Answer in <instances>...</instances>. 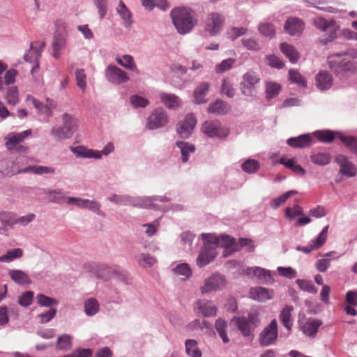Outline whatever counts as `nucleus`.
<instances>
[{"label":"nucleus","mask_w":357,"mask_h":357,"mask_svg":"<svg viewBox=\"0 0 357 357\" xmlns=\"http://www.w3.org/2000/svg\"><path fill=\"white\" fill-rule=\"evenodd\" d=\"M116 62L126 69L138 73L139 70L134 61L133 57L130 55H124L122 59L116 58Z\"/></svg>","instance_id":"45"},{"label":"nucleus","mask_w":357,"mask_h":357,"mask_svg":"<svg viewBox=\"0 0 357 357\" xmlns=\"http://www.w3.org/2000/svg\"><path fill=\"white\" fill-rule=\"evenodd\" d=\"M312 142L310 135H302L296 137H291L287 140V144L294 148H305L309 146Z\"/></svg>","instance_id":"29"},{"label":"nucleus","mask_w":357,"mask_h":357,"mask_svg":"<svg viewBox=\"0 0 357 357\" xmlns=\"http://www.w3.org/2000/svg\"><path fill=\"white\" fill-rule=\"evenodd\" d=\"M202 131L208 137L219 138L226 137L229 134V130L223 127L218 121H206L202 126Z\"/></svg>","instance_id":"9"},{"label":"nucleus","mask_w":357,"mask_h":357,"mask_svg":"<svg viewBox=\"0 0 357 357\" xmlns=\"http://www.w3.org/2000/svg\"><path fill=\"white\" fill-rule=\"evenodd\" d=\"M230 110V106L222 100H216L209 105L207 112L210 114L224 115Z\"/></svg>","instance_id":"26"},{"label":"nucleus","mask_w":357,"mask_h":357,"mask_svg":"<svg viewBox=\"0 0 357 357\" xmlns=\"http://www.w3.org/2000/svg\"><path fill=\"white\" fill-rule=\"evenodd\" d=\"M156 200L158 199L149 197H132V206L139 208H153L154 207L153 202Z\"/></svg>","instance_id":"36"},{"label":"nucleus","mask_w":357,"mask_h":357,"mask_svg":"<svg viewBox=\"0 0 357 357\" xmlns=\"http://www.w3.org/2000/svg\"><path fill=\"white\" fill-rule=\"evenodd\" d=\"M44 43L32 42L30 44V49L24 54V60L30 63L39 61L41 53L44 50Z\"/></svg>","instance_id":"21"},{"label":"nucleus","mask_w":357,"mask_h":357,"mask_svg":"<svg viewBox=\"0 0 357 357\" xmlns=\"http://www.w3.org/2000/svg\"><path fill=\"white\" fill-rule=\"evenodd\" d=\"M280 50L291 63H296L299 58V53L292 45L286 43L280 44Z\"/></svg>","instance_id":"34"},{"label":"nucleus","mask_w":357,"mask_h":357,"mask_svg":"<svg viewBox=\"0 0 357 357\" xmlns=\"http://www.w3.org/2000/svg\"><path fill=\"white\" fill-rule=\"evenodd\" d=\"M241 167L244 172L252 174L259 169V163L256 160L248 159L242 164Z\"/></svg>","instance_id":"53"},{"label":"nucleus","mask_w":357,"mask_h":357,"mask_svg":"<svg viewBox=\"0 0 357 357\" xmlns=\"http://www.w3.org/2000/svg\"><path fill=\"white\" fill-rule=\"evenodd\" d=\"M329 225H326L323 230L321 231L318 237L312 241V244L307 246H298L297 250L303 252L306 254L310 253L312 250H318L325 243L327 236Z\"/></svg>","instance_id":"18"},{"label":"nucleus","mask_w":357,"mask_h":357,"mask_svg":"<svg viewBox=\"0 0 357 357\" xmlns=\"http://www.w3.org/2000/svg\"><path fill=\"white\" fill-rule=\"evenodd\" d=\"M15 214L12 212H0V221L4 226L13 227L15 225Z\"/></svg>","instance_id":"52"},{"label":"nucleus","mask_w":357,"mask_h":357,"mask_svg":"<svg viewBox=\"0 0 357 357\" xmlns=\"http://www.w3.org/2000/svg\"><path fill=\"white\" fill-rule=\"evenodd\" d=\"M278 337V322L273 319L259 333L258 341L261 346L268 347L274 344Z\"/></svg>","instance_id":"7"},{"label":"nucleus","mask_w":357,"mask_h":357,"mask_svg":"<svg viewBox=\"0 0 357 357\" xmlns=\"http://www.w3.org/2000/svg\"><path fill=\"white\" fill-rule=\"evenodd\" d=\"M289 75L291 82L296 83L301 86L306 87V81L299 72L295 70H290Z\"/></svg>","instance_id":"54"},{"label":"nucleus","mask_w":357,"mask_h":357,"mask_svg":"<svg viewBox=\"0 0 357 357\" xmlns=\"http://www.w3.org/2000/svg\"><path fill=\"white\" fill-rule=\"evenodd\" d=\"M71 346V338L68 335H63L57 340V348L62 350H66Z\"/></svg>","instance_id":"63"},{"label":"nucleus","mask_w":357,"mask_h":357,"mask_svg":"<svg viewBox=\"0 0 357 357\" xmlns=\"http://www.w3.org/2000/svg\"><path fill=\"white\" fill-rule=\"evenodd\" d=\"M311 161L317 165H326L331 161V155L326 152L313 153L310 155Z\"/></svg>","instance_id":"39"},{"label":"nucleus","mask_w":357,"mask_h":357,"mask_svg":"<svg viewBox=\"0 0 357 357\" xmlns=\"http://www.w3.org/2000/svg\"><path fill=\"white\" fill-rule=\"evenodd\" d=\"M333 77L327 71H321L316 76V85L321 90H328L333 84Z\"/></svg>","instance_id":"25"},{"label":"nucleus","mask_w":357,"mask_h":357,"mask_svg":"<svg viewBox=\"0 0 357 357\" xmlns=\"http://www.w3.org/2000/svg\"><path fill=\"white\" fill-rule=\"evenodd\" d=\"M66 46V38L63 34H55L52 42L53 56L58 59L59 52Z\"/></svg>","instance_id":"37"},{"label":"nucleus","mask_w":357,"mask_h":357,"mask_svg":"<svg viewBox=\"0 0 357 357\" xmlns=\"http://www.w3.org/2000/svg\"><path fill=\"white\" fill-rule=\"evenodd\" d=\"M335 162L340 165V172L342 174L348 177H353L356 174L355 165L345 155L342 154L337 155Z\"/></svg>","instance_id":"19"},{"label":"nucleus","mask_w":357,"mask_h":357,"mask_svg":"<svg viewBox=\"0 0 357 357\" xmlns=\"http://www.w3.org/2000/svg\"><path fill=\"white\" fill-rule=\"evenodd\" d=\"M72 151L76 154L77 156L88 158H100L101 154L98 151H93L91 149H87L84 146H77L76 148H72Z\"/></svg>","instance_id":"33"},{"label":"nucleus","mask_w":357,"mask_h":357,"mask_svg":"<svg viewBox=\"0 0 357 357\" xmlns=\"http://www.w3.org/2000/svg\"><path fill=\"white\" fill-rule=\"evenodd\" d=\"M322 324L321 321L315 318L307 319L301 326L302 331L307 336H314L319 327Z\"/></svg>","instance_id":"24"},{"label":"nucleus","mask_w":357,"mask_h":357,"mask_svg":"<svg viewBox=\"0 0 357 357\" xmlns=\"http://www.w3.org/2000/svg\"><path fill=\"white\" fill-rule=\"evenodd\" d=\"M217 255V252L213 245H204L197 259V264L199 267H203L211 262Z\"/></svg>","instance_id":"17"},{"label":"nucleus","mask_w":357,"mask_h":357,"mask_svg":"<svg viewBox=\"0 0 357 357\" xmlns=\"http://www.w3.org/2000/svg\"><path fill=\"white\" fill-rule=\"evenodd\" d=\"M61 117L63 124L52 127L50 131L51 136L58 142L70 139L78 128V121L73 115L64 113Z\"/></svg>","instance_id":"2"},{"label":"nucleus","mask_w":357,"mask_h":357,"mask_svg":"<svg viewBox=\"0 0 357 357\" xmlns=\"http://www.w3.org/2000/svg\"><path fill=\"white\" fill-rule=\"evenodd\" d=\"M340 139L341 142H343L349 149V151L357 156V138L353 136H344L340 135Z\"/></svg>","instance_id":"48"},{"label":"nucleus","mask_w":357,"mask_h":357,"mask_svg":"<svg viewBox=\"0 0 357 357\" xmlns=\"http://www.w3.org/2000/svg\"><path fill=\"white\" fill-rule=\"evenodd\" d=\"M5 98L8 104L13 105H15L19 100L18 91L17 87L12 86L9 88L6 92Z\"/></svg>","instance_id":"56"},{"label":"nucleus","mask_w":357,"mask_h":357,"mask_svg":"<svg viewBox=\"0 0 357 357\" xmlns=\"http://www.w3.org/2000/svg\"><path fill=\"white\" fill-rule=\"evenodd\" d=\"M174 272L176 275L184 277V279L190 278L192 275V269L188 264L182 263L178 264L174 268Z\"/></svg>","instance_id":"50"},{"label":"nucleus","mask_w":357,"mask_h":357,"mask_svg":"<svg viewBox=\"0 0 357 357\" xmlns=\"http://www.w3.org/2000/svg\"><path fill=\"white\" fill-rule=\"evenodd\" d=\"M226 284L225 278L220 275H213L205 280L204 285L201 287L202 294H207L213 291L222 289Z\"/></svg>","instance_id":"16"},{"label":"nucleus","mask_w":357,"mask_h":357,"mask_svg":"<svg viewBox=\"0 0 357 357\" xmlns=\"http://www.w3.org/2000/svg\"><path fill=\"white\" fill-rule=\"evenodd\" d=\"M285 31L291 36H298L301 34L304 29L303 22L296 17H289L284 24Z\"/></svg>","instance_id":"22"},{"label":"nucleus","mask_w":357,"mask_h":357,"mask_svg":"<svg viewBox=\"0 0 357 357\" xmlns=\"http://www.w3.org/2000/svg\"><path fill=\"white\" fill-rule=\"evenodd\" d=\"M162 102L168 108L173 109L180 106L179 98L174 94L162 93L160 95Z\"/></svg>","instance_id":"35"},{"label":"nucleus","mask_w":357,"mask_h":357,"mask_svg":"<svg viewBox=\"0 0 357 357\" xmlns=\"http://www.w3.org/2000/svg\"><path fill=\"white\" fill-rule=\"evenodd\" d=\"M281 85L275 82H268L266 84V98L270 100L278 96L281 91Z\"/></svg>","instance_id":"40"},{"label":"nucleus","mask_w":357,"mask_h":357,"mask_svg":"<svg viewBox=\"0 0 357 357\" xmlns=\"http://www.w3.org/2000/svg\"><path fill=\"white\" fill-rule=\"evenodd\" d=\"M195 312L197 314H202L205 317H215L218 308L212 301L208 300H198L195 303Z\"/></svg>","instance_id":"15"},{"label":"nucleus","mask_w":357,"mask_h":357,"mask_svg":"<svg viewBox=\"0 0 357 357\" xmlns=\"http://www.w3.org/2000/svg\"><path fill=\"white\" fill-rule=\"evenodd\" d=\"M176 144L181 149L182 161L187 162L190 153H193L195 150V146L185 142H178Z\"/></svg>","instance_id":"44"},{"label":"nucleus","mask_w":357,"mask_h":357,"mask_svg":"<svg viewBox=\"0 0 357 357\" xmlns=\"http://www.w3.org/2000/svg\"><path fill=\"white\" fill-rule=\"evenodd\" d=\"M138 262L143 267H151L157 261L156 259L149 254H141L138 257Z\"/></svg>","instance_id":"55"},{"label":"nucleus","mask_w":357,"mask_h":357,"mask_svg":"<svg viewBox=\"0 0 357 357\" xmlns=\"http://www.w3.org/2000/svg\"><path fill=\"white\" fill-rule=\"evenodd\" d=\"M170 15L174 25L181 34L190 31L197 23L193 11L186 8H174Z\"/></svg>","instance_id":"1"},{"label":"nucleus","mask_w":357,"mask_h":357,"mask_svg":"<svg viewBox=\"0 0 357 357\" xmlns=\"http://www.w3.org/2000/svg\"><path fill=\"white\" fill-rule=\"evenodd\" d=\"M168 122L167 114L162 108L154 109L148 119L146 126L153 130L165 126Z\"/></svg>","instance_id":"12"},{"label":"nucleus","mask_w":357,"mask_h":357,"mask_svg":"<svg viewBox=\"0 0 357 357\" xmlns=\"http://www.w3.org/2000/svg\"><path fill=\"white\" fill-rule=\"evenodd\" d=\"M250 294L252 299L259 302H266L273 298V291L262 287L252 288Z\"/></svg>","instance_id":"23"},{"label":"nucleus","mask_w":357,"mask_h":357,"mask_svg":"<svg viewBox=\"0 0 357 357\" xmlns=\"http://www.w3.org/2000/svg\"><path fill=\"white\" fill-rule=\"evenodd\" d=\"M294 310L292 305H285L282 310L279 319L282 324L290 331L293 325L291 312Z\"/></svg>","instance_id":"27"},{"label":"nucleus","mask_w":357,"mask_h":357,"mask_svg":"<svg viewBox=\"0 0 357 357\" xmlns=\"http://www.w3.org/2000/svg\"><path fill=\"white\" fill-rule=\"evenodd\" d=\"M259 322V319L255 314H249L247 318L238 317L231 320V324L236 326L245 337L249 336L252 333Z\"/></svg>","instance_id":"6"},{"label":"nucleus","mask_w":357,"mask_h":357,"mask_svg":"<svg viewBox=\"0 0 357 357\" xmlns=\"http://www.w3.org/2000/svg\"><path fill=\"white\" fill-rule=\"evenodd\" d=\"M68 203L69 204L76 205L77 207L81 208H88L95 213H98L100 211V204L94 200L68 197Z\"/></svg>","instance_id":"20"},{"label":"nucleus","mask_w":357,"mask_h":357,"mask_svg":"<svg viewBox=\"0 0 357 357\" xmlns=\"http://www.w3.org/2000/svg\"><path fill=\"white\" fill-rule=\"evenodd\" d=\"M132 197L128 195H113L109 200L118 204L132 205Z\"/></svg>","instance_id":"60"},{"label":"nucleus","mask_w":357,"mask_h":357,"mask_svg":"<svg viewBox=\"0 0 357 357\" xmlns=\"http://www.w3.org/2000/svg\"><path fill=\"white\" fill-rule=\"evenodd\" d=\"M314 134L321 142L327 143L333 142L337 135H340L338 132L329 130L316 131Z\"/></svg>","instance_id":"46"},{"label":"nucleus","mask_w":357,"mask_h":357,"mask_svg":"<svg viewBox=\"0 0 357 357\" xmlns=\"http://www.w3.org/2000/svg\"><path fill=\"white\" fill-rule=\"evenodd\" d=\"M31 135V130H26L18 133L10 132L5 137V146L9 151L26 153L29 150V147L24 144V141Z\"/></svg>","instance_id":"4"},{"label":"nucleus","mask_w":357,"mask_h":357,"mask_svg":"<svg viewBox=\"0 0 357 357\" xmlns=\"http://www.w3.org/2000/svg\"><path fill=\"white\" fill-rule=\"evenodd\" d=\"M210 84L208 82H202L195 89L193 93L195 102L197 104H202L206 102V93L209 90Z\"/></svg>","instance_id":"28"},{"label":"nucleus","mask_w":357,"mask_h":357,"mask_svg":"<svg viewBox=\"0 0 357 357\" xmlns=\"http://www.w3.org/2000/svg\"><path fill=\"white\" fill-rule=\"evenodd\" d=\"M118 14L121 16V19L124 22V26L126 27L130 26L132 21V13L129 9L126 7L123 1H120L119 6L116 8Z\"/></svg>","instance_id":"32"},{"label":"nucleus","mask_w":357,"mask_h":357,"mask_svg":"<svg viewBox=\"0 0 357 357\" xmlns=\"http://www.w3.org/2000/svg\"><path fill=\"white\" fill-rule=\"evenodd\" d=\"M185 352L190 357H202V353L195 340H187L185 342Z\"/></svg>","instance_id":"38"},{"label":"nucleus","mask_w":357,"mask_h":357,"mask_svg":"<svg viewBox=\"0 0 357 357\" xmlns=\"http://www.w3.org/2000/svg\"><path fill=\"white\" fill-rule=\"evenodd\" d=\"M225 22V17L222 15L218 13H211L208 14L204 21V30L211 36L218 34Z\"/></svg>","instance_id":"8"},{"label":"nucleus","mask_w":357,"mask_h":357,"mask_svg":"<svg viewBox=\"0 0 357 357\" xmlns=\"http://www.w3.org/2000/svg\"><path fill=\"white\" fill-rule=\"evenodd\" d=\"M313 24L321 31L328 33V41H331L336 38L337 26L335 21L327 20L321 17H316L313 19Z\"/></svg>","instance_id":"11"},{"label":"nucleus","mask_w":357,"mask_h":357,"mask_svg":"<svg viewBox=\"0 0 357 357\" xmlns=\"http://www.w3.org/2000/svg\"><path fill=\"white\" fill-rule=\"evenodd\" d=\"M142 5L149 10H151L156 6L162 10H165L169 7L167 0H142Z\"/></svg>","instance_id":"51"},{"label":"nucleus","mask_w":357,"mask_h":357,"mask_svg":"<svg viewBox=\"0 0 357 357\" xmlns=\"http://www.w3.org/2000/svg\"><path fill=\"white\" fill-rule=\"evenodd\" d=\"M297 192L291 190L282 194L281 196L273 199L272 203V207L274 208H279L282 204H284L287 199L291 197L292 195L296 194Z\"/></svg>","instance_id":"58"},{"label":"nucleus","mask_w":357,"mask_h":357,"mask_svg":"<svg viewBox=\"0 0 357 357\" xmlns=\"http://www.w3.org/2000/svg\"><path fill=\"white\" fill-rule=\"evenodd\" d=\"M36 298L38 303L40 306L52 307L58 304V301L56 299L48 297L44 294H40L37 295Z\"/></svg>","instance_id":"57"},{"label":"nucleus","mask_w":357,"mask_h":357,"mask_svg":"<svg viewBox=\"0 0 357 357\" xmlns=\"http://www.w3.org/2000/svg\"><path fill=\"white\" fill-rule=\"evenodd\" d=\"M329 68L337 76H342L345 73L357 72L356 63L347 58L345 54H334L327 59Z\"/></svg>","instance_id":"3"},{"label":"nucleus","mask_w":357,"mask_h":357,"mask_svg":"<svg viewBox=\"0 0 357 357\" xmlns=\"http://www.w3.org/2000/svg\"><path fill=\"white\" fill-rule=\"evenodd\" d=\"M29 172L36 174H47L54 173V169L46 166H29L21 171H19L18 173H26Z\"/></svg>","instance_id":"43"},{"label":"nucleus","mask_w":357,"mask_h":357,"mask_svg":"<svg viewBox=\"0 0 357 357\" xmlns=\"http://www.w3.org/2000/svg\"><path fill=\"white\" fill-rule=\"evenodd\" d=\"M85 312L89 316L96 314L99 310V304L94 298H90L84 302Z\"/></svg>","instance_id":"49"},{"label":"nucleus","mask_w":357,"mask_h":357,"mask_svg":"<svg viewBox=\"0 0 357 357\" xmlns=\"http://www.w3.org/2000/svg\"><path fill=\"white\" fill-rule=\"evenodd\" d=\"M248 275H254L264 280L265 282H271L273 280L268 271L259 267L250 268L246 271Z\"/></svg>","instance_id":"30"},{"label":"nucleus","mask_w":357,"mask_h":357,"mask_svg":"<svg viewBox=\"0 0 357 357\" xmlns=\"http://www.w3.org/2000/svg\"><path fill=\"white\" fill-rule=\"evenodd\" d=\"M258 29L264 36L272 38L275 36V30L271 24L262 23L259 24Z\"/></svg>","instance_id":"59"},{"label":"nucleus","mask_w":357,"mask_h":357,"mask_svg":"<svg viewBox=\"0 0 357 357\" xmlns=\"http://www.w3.org/2000/svg\"><path fill=\"white\" fill-rule=\"evenodd\" d=\"M93 351L91 349H78L70 354L63 357H92Z\"/></svg>","instance_id":"64"},{"label":"nucleus","mask_w":357,"mask_h":357,"mask_svg":"<svg viewBox=\"0 0 357 357\" xmlns=\"http://www.w3.org/2000/svg\"><path fill=\"white\" fill-rule=\"evenodd\" d=\"M107 80L115 84H121L129 80L127 73L115 66H109L105 70Z\"/></svg>","instance_id":"14"},{"label":"nucleus","mask_w":357,"mask_h":357,"mask_svg":"<svg viewBox=\"0 0 357 357\" xmlns=\"http://www.w3.org/2000/svg\"><path fill=\"white\" fill-rule=\"evenodd\" d=\"M197 124V120L193 114H188L185 118L178 123L177 132L182 138H188Z\"/></svg>","instance_id":"13"},{"label":"nucleus","mask_w":357,"mask_h":357,"mask_svg":"<svg viewBox=\"0 0 357 357\" xmlns=\"http://www.w3.org/2000/svg\"><path fill=\"white\" fill-rule=\"evenodd\" d=\"M259 76L254 71L245 73L240 82V91L243 96H254L257 93L260 82Z\"/></svg>","instance_id":"5"},{"label":"nucleus","mask_w":357,"mask_h":357,"mask_svg":"<svg viewBox=\"0 0 357 357\" xmlns=\"http://www.w3.org/2000/svg\"><path fill=\"white\" fill-rule=\"evenodd\" d=\"M234 63L235 60L231 58L223 60L220 63L216 66L215 72L217 73H222L231 68Z\"/></svg>","instance_id":"61"},{"label":"nucleus","mask_w":357,"mask_h":357,"mask_svg":"<svg viewBox=\"0 0 357 357\" xmlns=\"http://www.w3.org/2000/svg\"><path fill=\"white\" fill-rule=\"evenodd\" d=\"M84 268L86 272L91 273L103 280H108L114 274V269L104 264L89 263L84 266Z\"/></svg>","instance_id":"10"},{"label":"nucleus","mask_w":357,"mask_h":357,"mask_svg":"<svg viewBox=\"0 0 357 357\" xmlns=\"http://www.w3.org/2000/svg\"><path fill=\"white\" fill-rule=\"evenodd\" d=\"M132 105L135 107H146L149 104V101L138 95H133L130 98Z\"/></svg>","instance_id":"62"},{"label":"nucleus","mask_w":357,"mask_h":357,"mask_svg":"<svg viewBox=\"0 0 357 357\" xmlns=\"http://www.w3.org/2000/svg\"><path fill=\"white\" fill-rule=\"evenodd\" d=\"M8 275L18 284H26L31 282L29 275L21 270H10Z\"/></svg>","instance_id":"31"},{"label":"nucleus","mask_w":357,"mask_h":357,"mask_svg":"<svg viewBox=\"0 0 357 357\" xmlns=\"http://www.w3.org/2000/svg\"><path fill=\"white\" fill-rule=\"evenodd\" d=\"M23 256V250L20 248H15L8 250L6 255L0 256V262H10Z\"/></svg>","instance_id":"47"},{"label":"nucleus","mask_w":357,"mask_h":357,"mask_svg":"<svg viewBox=\"0 0 357 357\" xmlns=\"http://www.w3.org/2000/svg\"><path fill=\"white\" fill-rule=\"evenodd\" d=\"M235 91L233 80L229 77L223 79L221 85V93L225 94L228 98H233Z\"/></svg>","instance_id":"42"},{"label":"nucleus","mask_w":357,"mask_h":357,"mask_svg":"<svg viewBox=\"0 0 357 357\" xmlns=\"http://www.w3.org/2000/svg\"><path fill=\"white\" fill-rule=\"evenodd\" d=\"M227 327V321L224 319L219 318L215 321V328L217 332L218 333L220 337L222 340V342L225 344H227L229 342V339L227 336L226 329Z\"/></svg>","instance_id":"41"}]
</instances>
